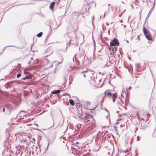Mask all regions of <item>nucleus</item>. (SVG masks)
Instances as JSON below:
<instances>
[{
	"label": "nucleus",
	"instance_id": "1",
	"mask_svg": "<svg viewBox=\"0 0 156 156\" xmlns=\"http://www.w3.org/2000/svg\"><path fill=\"white\" fill-rule=\"evenodd\" d=\"M143 31L147 39L149 41H153V38L149 33L148 29L144 27L143 28Z\"/></svg>",
	"mask_w": 156,
	"mask_h": 156
},
{
	"label": "nucleus",
	"instance_id": "2",
	"mask_svg": "<svg viewBox=\"0 0 156 156\" xmlns=\"http://www.w3.org/2000/svg\"><path fill=\"white\" fill-rule=\"evenodd\" d=\"M105 94L108 97H112L113 102L115 101L116 99L117 98V95L116 93L113 94L111 92L108 91V90L105 92Z\"/></svg>",
	"mask_w": 156,
	"mask_h": 156
},
{
	"label": "nucleus",
	"instance_id": "3",
	"mask_svg": "<svg viewBox=\"0 0 156 156\" xmlns=\"http://www.w3.org/2000/svg\"><path fill=\"white\" fill-rule=\"evenodd\" d=\"M149 117H150L149 114H146L144 112H142L141 113L140 118L143 121H147L148 120Z\"/></svg>",
	"mask_w": 156,
	"mask_h": 156
},
{
	"label": "nucleus",
	"instance_id": "4",
	"mask_svg": "<svg viewBox=\"0 0 156 156\" xmlns=\"http://www.w3.org/2000/svg\"><path fill=\"white\" fill-rule=\"evenodd\" d=\"M110 45L111 46H118L119 45V43L117 39H114L111 41Z\"/></svg>",
	"mask_w": 156,
	"mask_h": 156
},
{
	"label": "nucleus",
	"instance_id": "5",
	"mask_svg": "<svg viewBox=\"0 0 156 156\" xmlns=\"http://www.w3.org/2000/svg\"><path fill=\"white\" fill-rule=\"evenodd\" d=\"M92 119L89 116H87L84 119V124L85 125H87L88 124H90Z\"/></svg>",
	"mask_w": 156,
	"mask_h": 156
},
{
	"label": "nucleus",
	"instance_id": "6",
	"mask_svg": "<svg viewBox=\"0 0 156 156\" xmlns=\"http://www.w3.org/2000/svg\"><path fill=\"white\" fill-rule=\"evenodd\" d=\"M117 48L115 47L111 46V47L109 48V50L111 51L110 54L114 55L116 52L117 50Z\"/></svg>",
	"mask_w": 156,
	"mask_h": 156
},
{
	"label": "nucleus",
	"instance_id": "7",
	"mask_svg": "<svg viewBox=\"0 0 156 156\" xmlns=\"http://www.w3.org/2000/svg\"><path fill=\"white\" fill-rule=\"evenodd\" d=\"M116 58L114 55H112L110 56L109 58V62L111 64H113L115 62Z\"/></svg>",
	"mask_w": 156,
	"mask_h": 156
},
{
	"label": "nucleus",
	"instance_id": "8",
	"mask_svg": "<svg viewBox=\"0 0 156 156\" xmlns=\"http://www.w3.org/2000/svg\"><path fill=\"white\" fill-rule=\"evenodd\" d=\"M55 4V2H53L51 3L50 6V8L52 10L53 9Z\"/></svg>",
	"mask_w": 156,
	"mask_h": 156
},
{
	"label": "nucleus",
	"instance_id": "9",
	"mask_svg": "<svg viewBox=\"0 0 156 156\" xmlns=\"http://www.w3.org/2000/svg\"><path fill=\"white\" fill-rule=\"evenodd\" d=\"M61 92V91L60 90H57L55 91H52V93L53 94H58Z\"/></svg>",
	"mask_w": 156,
	"mask_h": 156
},
{
	"label": "nucleus",
	"instance_id": "10",
	"mask_svg": "<svg viewBox=\"0 0 156 156\" xmlns=\"http://www.w3.org/2000/svg\"><path fill=\"white\" fill-rule=\"evenodd\" d=\"M69 102L70 103V104L72 105H74V102L73 100L70 99L69 100Z\"/></svg>",
	"mask_w": 156,
	"mask_h": 156
},
{
	"label": "nucleus",
	"instance_id": "11",
	"mask_svg": "<svg viewBox=\"0 0 156 156\" xmlns=\"http://www.w3.org/2000/svg\"><path fill=\"white\" fill-rule=\"evenodd\" d=\"M42 32H40L37 35V36L38 37H40L42 36Z\"/></svg>",
	"mask_w": 156,
	"mask_h": 156
},
{
	"label": "nucleus",
	"instance_id": "12",
	"mask_svg": "<svg viewBox=\"0 0 156 156\" xmlns=\"http://www.w3.org/2000/svg\"><path fill=\"white\" fill-rule=\"evenodd\" d=\"M51 54V51L48 54V55H47V54L45 55V56L47 57V56L50 55Z\"/></svg>",
	"mask_w": 156,
	"mask_h": 156
},
{
	"label": "nucleus",
	"instance_id": "13",
	"mask_svg": "<svg viewBox=\"0 0 156 156\" xmlns=\"http://www.w3.org/2000/svg\"><path fill=\"white\" fill-rule=\"evenodd\" d=\"M30 77L29 76H26V77H25V78H23V80H25L26 79H29V78Z\"/></svg>",
	"mask_w": 156,
	"mask_h": 156
},
{
	"label": "nucleus",
	"instance_id": "14",
	"mask_svg": "<svg viewBox=\"0 0 156 156\" xmlns=\"http://www.w3.org/2000/svg\"><path fill=\"white\" fill-rule=\"evenodd\" d=\"M21 76V74L20 73L18 74L17 75V78L20 77Z\"/></svg>",
	"mask_w": 156,
	"mask_h": 156
},
{
	"label": "nucleus",
	"instance_id": "15",
	"mask_svg": "<svg viewBox=\"0 0 156 156\" xmlns=\"http://www.w3.org/2000/svg\"><path fill=\"white\" fill-rule=\"evenodd\" d=\"M50 51V50L49 49H48L46 51V52L45 54H46L47 52H48V51Z\"/></svg>",
	"mask_w": 156,
	"mask_h": 156
},
{
	"label": "nucleus",
	"instance_id": "16",
	"mask_svg": "<svg viewBox=\"0 0 156 156\" xmlns=\"http://www.w3.org/2000/svg\"><path fill=\"white\" fill-rule=\"evenodd\" d=\"M2 112H4L5 111V108H2Z\"/></svg>",
	"mask_w": 156,
	"mask_h": 156
},
{
	"label": "nucleus",
	"instance_id": "17",
	"mask_svg": "<svg viewBox=\"0 0 156 156\" xmlns=\"http://www.w3.org/2000/svg\"><path fill=\"white\" fill-rule=\"evenodd\" d=\"M2 108L1 107H0V112L2 111Z\"/></svg>",
	"mask_w": 156,
	"mask_h": 156
},
{
	"label": "nucleus",
	"instance_id": "18",
	"mask_svg": "<svg viewBox=\"0 0 156 156\" xmlns=\"http://www.w3.org/2000/svg\"><path fill=\"white\" fill-rule=\"evenodd\" d=\"M83 76L84 77H86V75H85V74H84L83 75Z\"/></svg>",
	"mask_w": 156,
	"mask_h": 156
},
{
	"label": "nucleus",
	"instance_id": "19",
	"mask_svg": "<svg viewBox=\"0 0 156 156\" xmlns=\"http://www.w3.org/2000/svg\"><path fill=\"white\" fill-rule=\"evenodd\" d=\"M71 40H70V42H69V43H71Z\"/></svg>",
	"mask_w": 156,
	"mask_h": 156
},
{
	"label": "nucleus",
	"instance_id": "20",
	"mask_svg": "<svg viewBox=\"0 0 156 156\" xmlns=\"http://www.w3.org/2000/svg\"><path fill=\"white\" fill-rule=\"evenodd\" d=\"M103 98L102 97V98H101V100H103Z\"/></svg>",
	"mask_w": 156,
	"mask_h": 156
}]
</instances>
